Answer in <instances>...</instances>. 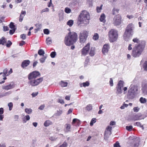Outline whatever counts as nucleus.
<instances>
[{
  "mask_svg": "<svg viewBox=\"0 0 147 147\" xmlns=\"http://www.w3.org/2000/svg\"><path fill=\"white\" fill-rule=\"evenodd\" d=\"M134 42L137 43L133 47L131 54L134 57H139L143 51L146 45V42L144 40L140 41L137 38H134L132 40Z\"/></svg>",
  "mask_w": 147,
  "mask_h": 147,
  "instance_id": "obj_1",
  "label": "nucleus"
},
{
  "mask_svg": "<svg viewBox=\"0 0 147 147\" xmlns=\"http://www.w3.org/2000/svg\"><path fill=\"white\" fill-rule=\"evenodd\" d=\"M40 76L39 72L34 71L30 73L28 75V78L29 80L28 84L32 86H35L39 85L43 80V77L36 78Z\"/></svg>",
  "mask_w": 147,
  "mask_h": 147,
  "instance_id": "obj_2",
  "label": "nucleus"
},
{
  "mask_svg": "<svg viewBox=\"0 0 147 147\" xmlns=\"http://www.w3.org/2000/svg\"><path fill=\"white\" fill-rule=\"evenodd\" d=\"M90 19L89 13L85 10H83L78 17L77 24L78 26L83 24L87 25L89 24Z\"/></svg>",
  "mask_w": 147,
  "mask_h": 147,
  "instance_id": "obj_3",
  "label": "nucleus"
},
{
  "mask_svg": "<svg viewBox=\"0 0 147 147\" xmlns=\"http://www.w3.org/2000/svg\"><path fill=\"white\" fill-rule=\"evenodd\" d=\"M78 39V35L74 32H70L65 37L64 42L67 46H69L74 44Z\"/></svg>",
  "mask_w": 147,
  "mask_h": 147,
  "instance_id": "obj_4",
  "label": "nucleus"
},
{
  "mask_svg": "<svg viewBox=\"0 0 147 147\" xmlns=\"http://www.w3.org/2000/svg\"><path fill=\"white\" fill-rule=\"evenodd\" d=\"M109 39L111 42L116 41L118 38L117 31L114 29H111L108 32Z\"/></svg>",
  "mask_w": 147,
  "mask_h": 147,
  "instance_id": "obj_5",
  "label": "nucleus"
},
{
  "mask_svg": "<svg viewBox=\"0 0 147 147\" xmlns=\"http://www.w3.org/2000/svg\"><path fill=\"white\" fill-rule=\"evenodd\" d=\"M133 25L132 23L129 24L127 26L123 35L124 38L128 37V34H130L133 32Z\"/></svg>",
  "mask_w": 147,
  "mask_h": 147,
  "instance_id": "obj_6",
  "label": "nucleus"
},
{
  "mask_svg": "<svg viewBox=\"0 0 147 147\" xmlns=\"http://www.w3.org/2000/svg\"><path fill=\"white\" fill-rule=\"evenodd\" d=\"M124 82L123 81L120 80L118 82L117 86V94H121L122 92V88L123 86Z\"/></svg>",
  "mask_w": 147,
  "mask_h": 147,
  "instance_id": "obj_7",
  "label": "nucleus"
},
{
  "mask_svg": "<svg viewBox=\"0 0 147 147\" xmlns=\"http://www.w3.org/2000/svg\"><path fill=\"white\" fill-rule=\"evenodd\" d=\"M87 32L84 31L80 33V40L81 43H84L86 41L87 36Z\"/></svg>",
  "mask_w": 147,
  "mask_h": 147,
  "instance_id": "obj_8",
  "label": "nucleus"
},
{
  "mask_svg": "<svg viewBox=\"0 0 147 147\" xmlns=\"http://www.w3.org/2000/svg\"><path fill=\"white\" fill-rule=\"evenodd\" d=\"M121 17L120 15H116L113 18V24L115 26L119 25L121 24Z\"/></svg>",
  "mask_w": 147,
  "mask_h": 147,
  "instance_id": "obj_9",
  "label": "nucleus"
},
{
  "mask_svg": "<svg viewBox=\"0 0 147 147\" xmlns=\"http://www.w3.org/2000/svg\"><path fill=\"white\" fill-rule=\"evenodd\" d=\"M90 43H88L81 50L82 55L85 56L88 53L90 50Z\"/></svg>",
  "mask_w": 147,
  "mask_h": 147,
  "instance_id": "obj_10",
  "label": "nucleus"
},
{
  "mask_svg": "<svg viewBox=\"0 0 147 147\" xmlns=\"http://www.w3.org/2000/svg\"><path fill=\"white\" fill-rule=\"evenodd\" d=\"M112 127L108 126L106 128L104 134V139H107V138L106 137L108 134L110 135L111 134Z\"/></svg>",
  "mask_w": 147,
  "mask_h": 147,
  "instance_id": "obj_11",
  "label": "nucleus"
},
{
  "mask_svg": "<svg viewBox=\"0 0 147 147\" xmlns=\"http://www.w3.org/2000/svg\"><path fill=\"white\" fill-rule=\"evenodd\" d=\"M13 72L12 69H10V70L8 72V69L7 68L3 70V72H1L0 73V75L3 74V76H9Z\"/></svg>",
  "mask_w": 147,
  "mask_h": 147,
  "instance_id": "obj_12",
  "label": "nucleus"
},
{
  "mask_svg": "<svg viewBox=\"0 0 147 147\" xmlns=\"http://www.w3.org/2000/svg\"><path fill=\"white\" fill-rule=\"evenodd\" d=\"M15 87V84L13 83H11L8 85L4 86L2 87V89L6 90L13 88Z\"/></svg>",
  "mask_w": 147,
  "mask_h": 147,
  "instance_id": "obj_13",
  "label": "nucleus"
},
{
  "mask_svg": "<svg viewBox=\"0 0 147 147\" xmlns=\"http://www.w3.org/2000/svg\"><path fill=\"white\" fill-rule=\"evenodd\" d=\"M109 45L108 44L104 45L102 49V52L104 55L107 53L109 49Z\"/></svg>",
  "mask_w": 147,
  "mask_h": 147,
  "instance_id": "obj_14",
  "label": "nucleus"
},
{
  "mask_svg": "<svg viewBox=\"0 0 147 147\" xmlns=\"http://www.w3.org/2000/svg\"><path fill=\"white\" fill-rule=\"evenodd\" d=\"M30 63V61L28 60H24L22 63L21 66L23 68H25L29 65Z\"/></svg>",
  "mask_w": 147,
  "mask_h": 147,
  "instance_id": "obj_15",
  "label": "nucleus"
},
{
  "mask_svg": "<svg viewBox=\"0 0 147 147\" xmlns=\"http://www.w3.org/2000/svg\"><path fill=\"white\" fill-rule=\"evenodd\" d=\"M7 42V39L3 37L0 39V45L2 44L4 45L5 44H6Z\"/></svg>",
  "mask_w": 147,
  "mask_h": 147,
  "instance_id": "obj_16",
  "label": "nucleus"
},
{
  "mask_svg": "<svg viewBox=\"0 0 147 147\" xmlns=\"http://www.w3.org/2000/svg\"><path fill=\"white\" fill-rule=\"evenodd\" d=\"M141 116L139 114H136L133 117V119L134 121H136L140 120Z\"/></svg>",
  "mask_w": 147,
  "mask_h": 147,
  "instance_id": "obj_17",
  "label": "nucleus"
},
{
  "mask_svg": "<svg viewBox=\"0 0 147 147\" xmlns=\"http://www.w3.org/2000/svg\"><path fill=\"white\" fill-rule=\"evenodd\" d=\"M105 16L104 13H102L101 14L100 16V21L103 22V23H105L106 22L105 20Z\"/></svg>",
  "mask_w": 147,
  "mask_h": 147,
  "instance_id": "obj_18",
  "label": "nucleus"
},
{
  "mask_svg": "<svg viewBox=\"0 0 147 147\" xmlns=\"http://www.w3.org/2000/svg\"><path fill=\"white\" fill-rule=\"evenodd\" d=\"M52 123L50 121L48 120L45 121L44 123V125L45 127H48L50 125H52Z\"/></svg>",
  "mask_w": 147,
  "mask_h": 147,
  "instance_id": "obj_19",
  "label": "nucleus"
},
{
  "mask_svg": "<svg viewBox=\"0 0 147 147\" xmlns=\"http://www.w3.org/2000/svg\"><path fill=\"white\" fill-rule=\"evenodd\" d=\"M119 9L114 8L113 9L112 11V14L113 15L119 13Z\"/></svg>",
  "mask_w": 147,
  "mask_h": 147,
  "instance_id": "obj_20",
  "label": "nucleus"
},
{
  "mask_svg": "<svg viewBox=\"0 0 147 147\" xmlns=\"http://www.w3.org/2000/svg\"><path fill=\"white\" fill-rule=\"evenodd\" d=\"M95 54V49L94 48L92 47L91 48L89 55L91 56H93Z\"/></svg>",
  "mask_w": 147,
  "mask_h": 147,
  "instance_id": "obj_21",
  "label": "nucleus"
},
{
  "mask_svg": "<svg viewBox=\"0 0 147 147\" xmlns=\"http://www.w3.org/2000/svg\"><path fill=\"white\" fill-rule=\"evenodd\" d=\"M67 84L68 83L67 82H64L63 81H61L60 83V85L62 87L67 86Z\"/></svg>",
  "mask_w": 147,
  "mask_h": 147,
  "instance_id": "obj_22",
  "label": "nucleus"
},
{
  "mask_svg": "<svg viewBox=\"0 0 147 147\" xmlns=\"http://www.w3.org/2000/svg\"><path fill=\"white\" fill-rule=\"evenodd\" d=\"M30 119V117L28 115H27L24 118H23V122L25 123L27 121L29 120Z\"/></svg>",
  "mask_w": 147,
  "mask_h": 147,
  "instance_id": "obj_23",
  "label": "nucleus"
},
{
  "mask_svg": "<svg viewBox=\"0 0 147 147\" xmlns=\"http://www.w3.org/2000/svg\"><path fill=\"white\" fill-rule=\"evenodd\" d=\"M66 126V131L68 132L70 131V129L71 128V125L69 124H66L65 125Z\"/></svg>",
  "mask_w": 147,
  "mask_h": 147,
  "instance_id": "obj_24",
  "label": "nucleus"
},
{
  "mask_svg": "<svg viewBox=\"0 0 147 147\" xmlns=\"http://www.w3.org/2000/svg\"><path fill=\"white\" fill-rule=\"evenodd\" d=\"M25 112L27 114H30L32 113V110L30 108H26L25 109Z\"/></svg>",
  "mask_w": 147,
  "mask_h": 147,
  "instance_id": "obj_25",
  "label": "nucleus"
},
{
  "mask_svg": "<svg viewBox=\"0 0 147 147\" xmlns=\"http://www.w3.org/2000/svg\"><path fill=\"white\" fill-rule=\"evenodd\" d=\"M99 38V36L98 34L95 33L93 37V39L94 40H97Z\"/></svg>",
  "mask_w": 147,
  "mask_h": 147,
  "instance_id": "obj_26",
  "label": "nucleus"
},
{
  "mask_svg": "<svg viewBox=\"0 0 147 147\" xmlns=\"http://www.w3.org/2000/svg\"><path fill=\"white\" fill-rule=\"evenodd\" d=\"M74 24V21L72 20H69L67 22V24L70 27L71 26Z\"/></svg>",
  "mask_w": 147,
  "mask_h": 147,
  "instance_id": "obj_27",
  "label": "nucleus"
},
{
  "mask_svg": "<svg viewBox=\"0 0 147 147\" xmlns=\"http://www.w3.org/2000/svg\"><path fill=\"white\" fill-rule=\"evenodd\" d=\"M38 53L40 55H43L45 54V52L42 49H40L38 51Z\"/></svg>",
  "mask_w": 147,
  "mask_h": 147,
  "instance_id": "obj_28",
  "label": "nucleus"
},
{
  "mask_svg": "<svg viewBox=\"0 0 147 147\" xmlns=\"http://www.w3.org/2000/svg\"><path fill=\"white\" fill-rule=\"evenodd\" d=\"M140 101L142 103H144L146 102V98L143 97H141L140 99Z\"/></svg>",
  "mask_w": 147,
  "mask_h": 147,
  "instance_id": "obj_29",
  "label": "nucleus"
},
{
  "mask_svg": "<svg viewBox=\"0 0 147 147\" xmlns=\"http://www.w3.org/2000/svg\"><path fill=\"white\" fill-rule=\"evenodd\" d=\"M47 56H45L44 55H43V57H42L40 59V62L41 63L44 62Z\"/></svg>",
  "mask_w": 147,
  "mask_h": 147,
  "instance_id": "obj_30",
  "label": "nucleus"
},
{
  "mask_svg": "<svg viewBox=\"0 0 147 147\" xmlns=\"http://www.w3.org/2000/svg\"><path fill=\"white\" fill-rule=\"evenodd\" d=\"M92 109V106L90 104L88 105L86 107V109L88 111L91 110Z\"/></svg>",
  "mask_w": 147,
  "mask_h": 147,
  "instance_id": "obj_31",
  "label": "nucleus"
},
{
  "mask_svg": "<svg viewBox=\"0 0 147 147\" xmlns=\"http://www.w3.org/2000/svg\"><path fill=\"white\" fill-rule=\"evenodd\" d=\"M96 121V119L95 118H93L92 119L90 123V125L91 126L93 125L94 123H95Z\"/></svg>",
  "mask_w": 147,
  "mask_h": 147,
  "instance_id": "obj_32",
  "label": "nucleus"
},
{
  "mask_svg": "<svg viewBox=\"0 0 147 147\" xmlns=\"http://www.w3.org/2000/svg\"><path fill=\"white\" fill-rule=\"evenodd\" d=\"M9 27L11 29L15 28V26L14 25L13 23L12 22H11L10 23L9 25Z\"/></svg>",
  "mask_w": 147,
  "mask_h": 147,
  "instance_id": "obj_33",
  "label": "nucleus"
},
{
  "mask_svg": "<svg viewBox=\"0 0 147 147\" xmlns=\"http://www.w3.org/2000/svg\"><path fill=\"white\" fill-rule=\"evenodd\" d=\"M139 145V143L138 142H135L133 145L131 146V147H138Z\"/></svg>",
  "mask_w": 147,
  "mask_h": 147,
  "instance_id": "obj_34",
  "label": "nucleus"
},
{
  "mask_svg": "<svg viewBox=\"0 0 147 147\" xmlns=\"http://www.w3.org/2000/svg\"><path fill=\"white\" fill-rule=\"evenodd\" d=\"M46 41V43L48 45L50 44L52 42L51 40L49 38H48L47 39Z\"/></svg>",
  "mask_w": 147,
  "mask_h": 147,
  "instance_id": "obj_35",
  "label": "nucleus"
},
{
  "mask_svg": "<svg viewBox=\"0 0 147 147\" xmlns=\"http://www.w3.org/2000/svg\"><path fill=\"white\" fill-rule=\"evenodd\" d=\"M8 106L9 108V110L11 111L12 110L13 107V104L12 102H9L8 104Z\"/></svg>",
  "mask_w": 147,
  "mask_h": 147,
  "instance_id": "obj_36",
  "label": "nucleus"
},
{
  "mask_svg": "<svg viewBox=\"0 0 147 147\" xmlns=\"http://www.w3.org/2000/svg\"><path fill=\"white\" fill-rule=\"evenodd\" d=\"M76 122H77L78 123L80 122L79 120L77 119H74L72 121V124H74Z\"/></svg>",
  "mask_w": 147,
  "mask_h": 147,
  "instance_id": "obj_37",
  "label": "nucleus"
},
{
  "mask_svg": "<svg viewBox=\"0 0 147 147\" xmlns=\"http://www.w3.org/2000/svg\"><path fill=\"white\" fill-rule=\"evenodd\" d=\"M132 128L133 127L132 126H127L126 127V129L129 131H131L132 129Z\"/></svg>",
  "mask_w": 147,
  "mask_h": 147,
  "instance_id": "obj_38",
  "label": "nucleus"
},
{
  "mask_svg": "<svg viewBox=\"0 0 147 147\" xmlns=\"http://www.w3.org/2000/svg\"><path fill=\"white\" fill-rule=\"evenodd\" d=\"M65 11L67 13H69L71 12V10L69 8L66 7L65 9Z\"/></svg>",
  "mask_w": 147,
  "mask_h": 147,
  "instance_id": "obj_39",
  "label": "nucleus"
},
{
  "mask_svg": "<svg viewBox=\"0 0 147 147\" xmlns=\"http://www.w3.org/2000/svg\"><path fill=\"white\" fill-rule=\"evenodd\" d=\"M102 5H101L100 7H97L96 8L97 11L98 12H100L101 9H102Z\"/></svg>",
  "mask_w": 147,
  "mask_h": 147,
  "instance_id": "obj_40",
  "label": "nucleus"
},
{
  "mask_svg": "<svg viewBox=\"0 0 147 147\" xmlns=\"http://www.w3.org/2000/svg\"><path fill=\"white\" fill-rule=\"evenodd\" d=\"M83 86L84 87H85L86 86H89V82L87 81L85 82H84L82 83Z\"/></svg>",
  "mask_w": 147,
  "mask_h": 147,
  "instance_id": "obj_41",
  "label": "nucleus"
},
{
  "mask_svg": "<svg viewBox=\"0 0 147 147\" xmlns=\"http://www.w3.org/2000/svg\"><path fill=\"white\" fill-rule=\"evenodd\" d=\"M56 55V53L55 52H52L51 53L50 56L52 58H53L55 57Z\"/></svg>",
  "mask_w": 147,
  "mask_h": 147,
  "instance_id": "obj_42",
  "label": "nucleus"
},
{
  "mask_svg": "<svg viewBox=\"0 0 147 147\" xmlns=\"http://www.w3.org/2000/svg\"><path fill=\"white\" fill-rule=\"evenodd\" d=\"M12 42L10 40H8L7 41V43L6 44V46L8 47H9L12 45Z\"/></svg>",
  "mask_w": 147,
  "mask_h": 147,
  "instance_id": "obj_43",
  "label": "nucleus"
},
{
  "mask_svg": "<svg viewBox=\"0 0 147 147\" xmlns=\"http://www.w3.org/2000/svg\"><path fill=\"white\" fill-rule=\"evenodd\" d=\"M143 68L145 70H147V61H146L145 63H144L143 65Z\"/></svg>",
  "mask_w": 147,
  "mask_h": 147,
  "instance_id": "obj_44",
  "label": "nucleus"
},
{
  "mask_svg": "<svg viewBox=\"0 0 147 147\" xmlns=\"http://www.w3.org/2000/svg\"><path fill=\"white\" fill-rule=\"evenodd\" d=\"M43 32L44 33L46 34H48L49 33V30L47 29H45L44 30Z\"/></svg>",
  "mask_w": 147,
  "mask_h": 147,
  "instance_id": "obj_45",
  "label": "nucleus"
},
{
  "mask_svg": "<svg viewBox=\"0 0 147 147\" xmlns=\"http://www.w3.org/2000/svg\"><path fill=\"white\" fill-rule=\"evenodd\" d=\"M128 106V105L124 103L123 105L120 108L121 109H123L125 108V107H127Z\"/></svg>",
  "mask_w": 147,
  "mask_h": 147,
  "instance_id": "obj_46",
  "label": "nucleus"
},
{
  "mask_svg": "<svg viewBox=\"0 0 147 147\" xmlns=\"http://www.w3.org/2000/svg\"><path fill=\"white\" fill-rule=\"evenodd\" d=\"M67 143L65 142H64L63 144L59 146V147H67Z\"/></svg>",
  "mask_w": 147,
  "mask_h": 147,
  "instance_id": "obj_47",
  "label": "nucleus"
},
{
  "mask_svg": "<svg viewBox=\"0 0 147 147\" xmlns=\"http://www.w3.org/2000/svg\"><path fill=\"white\" fill-rule=\"evenodd\" d=\"M114 147H120V146L119 145V144L118 142H117L114 144Z\"/></svg>",
  "mask_w": 147,
  "mask_h": 147,
  "instance_id": "obj_48",
  "label": "nucleus"
},
{
  "mask_svg": "<svg viewBox=\"0 0 147 147\" xmlns=\"http://www.w3.org/2000/svg\"><path fill=\"white\" fill-rule=\"evenodd\" d=\"M109 84L110 85L112 86L113 85V81L112 78H111L110 79Z\"/></svg>",
  "mask_w": 147,
  "mask_h": 147,
  "instance_id": "obj_49",
  "label": "nucleus"
},
{
  "mask_svg": "<svg viewBox=\"0 0 147 147\" xmlns=\"http://www.w3.org/2000/svg\"><path fill=\"white\" fill-rule=\"evenodd\" d=\"M12 29V30H11L9 31V33L11 35L13 34L15 31V28Z\"/></svg>",
  "mask_w": 147,
  "mask_h": 147,
  "instance_id": "obj_50",
  "label": "nucleus"
},
{
  "mask_svg": "<svg viewBox=\"0 0 147 147\" xmlns=\"http://www.w3.org/2000/svg\"><path fill=\"white\" fill-rule=\"evenodd\" d=\"M49 9L48 8H46L45 9H42L41 11V13H42L45 12H48L49 11Z\"/></svg>",
  "mask_w": 147,
  "mask_h": 147,
  "instance_id": "obj_51",
  "label": "nucleus"
},
{
  "mask_svg": "<svg viewBox=\"0 0 147 147\" xmlns=\"http://www.w3.org/2000/svg\"><path fill=\"white\" fill-rule=\"evenodd\" d=\"M20 37L23 40H25L26 38V35L25 34H22L20 35Z\"/></svg>",
  "mask_w": 147,
  "mask_h": 147,
  "instance_id": "obj_52",
  "label": "nucleus"
},
{
  "mask_svg": "<svg viewBox=\"0 0 147 147\" xmlns=\"http://www.w3.org/2000/svg\"><path fill=\"white\" fill-rule=\"evenodd\" d=\"M3 29L4 31H5L9 30V28L7 26H4L3 27Z\"/></svg>",
  "mask_w": 147,
  "mask_h": 147,
  "instance_id": "obj_53",
  "label": "nucleus"
},
{
  "mask_svg": "<svg viewBox=\"0 0 147 147\" xmlns=\"http://www.w3.org/2000/svg\"><path fill=\"white\" fill-rule=\"evenodd\" d=\"M45 107V105H40V107L38 108V109L40 110H42L44 109Z\"/></svg>",
  "mask_w": 147,
  "mask_h": 147,
  "instance_id": "obj_54",
  "label": "nucleus"
},
{
  "mask_svg": "<svg viewBox=\"0 0 147 147\" xmlns=\"http://www.w3.org/2000/svg\"><path fill=\"white\" fill-rule=\"evenodd\" d=\"M132 46V45L131 44H129V45L128 47V49L129 51H130L132 49H133L132 47H131Z\"/></svg>",
  "mask_w": 147,
  "mask_h": 147,
  "instance_id": "obj_55",
  "label": "nucleus"
},
{
  "mask_svg": "<svg viewBox=\"0 0 147 147\" xmlns=\"http://www.w3.org/2000/svg\"><path fill=\"white\" fill-rule=\"evenodd\" d=\"M24 16H22V15L21 14L20 15V19H19V21L20 22H22L23 20V18L24 17Z\"/></svg>",
  "mask_w": 147,
  "mask_h": 147,
  "instance_id": "obj_56",
  "label": "nucleus"
},
{
  "mask_svg": "<svg viewBox=\"0 0 147 147\" xmlns=\"http://www.w3.org/2000/svg\"><path fill=\"white\" fill-rule=\"evenodd\" d=\"M25 43V42L24 41H22L19 43V45L20 46H22L24 45Z\"/></svg>",
  "mask_w": 147,
  "mask_h": 147,
  "instance_id": "obj_57",
  "label": "nucleus"
},
{
  "mask_svg": "<svg viewBox=\"0 0 147 147\" xmlns=\"http://www.w3.org/2000/svg\"><path fill=\"white\" fill-rule=\"evenodd\" d=\"M19 118V116L18 115H16L14 116V119L15 121H17Z\"/></svg>",
  "mask_w": 147,
  "mask_h": 147,
  "instance_id": "obj_58",
  "label": "nucleus"
},
{
  "mask_svg": "<svg viewBox=\"0 0 147 147\" xmlns=\"http://www.w3.org/2000/svg\"><path fill=\"white\" fill-rule=\"evenodd\" d=\"M136 124L137 126H139L140 127L142 125L141 124L140 122H136Z\"/></svg>",
  "mask_w": 147,
  "mask_h": 147,
  "instance_id": "obj_59",
  "label": "nucleus"
},
{
  "mask_svg": "<svg viewBox=\"0 0 147 147\" xmlns=\"http://www.w3.org/2000/svg\"><path fill=\"white\" fill-rule=\"evenodd\" d=\"M4 113L3 109V108H0V114L2 115Z\"/></svg>",
  "mask_w": 147,
  "mask_h": 147,
  "instance_id": "obj_60",
  "label": "nucleus"
},
{
  "mask_svg": "<svg viewBox=\"0 0 147 147\" xmlns=\"http://www.w3.org/2000/svg\"><path fill=\"white\" fill-rule=\"evenodd\" d=\"M133 89L132 88H131L129 90L128 92V94H129L130 93H133L134 92Z\"/></svg>",
  "mask_w": 147,
  "mask_h": 147,
  "instance_id": "obj_61",
  "label": "nucleus"
},
{
  "mask_svg": "<svg viewBox=\"0 0 147 147\" xmlns=\"http://www.w3.org/2000/svg\"><path fill=\"white\" fill-rule=\"evenodd\" d=\"M38 63V62L37 61L34 62L33 63V67H35Z\"/></svg>",
  "mask_w": 147,
  "mask_h": 147,
  "instance_id": "obj_62",
  "label": "nucleus"
},
{
  "mask_svg": "<svg viewBox=\"0 0 147 147\" xmlns=\"http://www.w3.org/2000/svg\"><path fill=\"white\" fill-rule=\"evenodd\" d=\"M127 18H128L129 19H131L132 18H134V16L133 15H130V16L127 15Z\"/></svg>",
  "mask_w": 147,
  "mask_h": 147,
  "instance_id": "obj_63",
  "label": "nucleus"
},
{
  "mask_svg": "<svg viewBox=\"0 0 147 147\" xmlns=\"http://www.w3.org/2000/svg\"><path fill=\"white\" fill-rule=\"evenodd\" d=\"M110 124L111 125H115V123L114 121H111L110 122Z\"/></svg>",
  "mask_w": 147,
  "mask_h": 147,
  "instance_id": "obj_64",
  "label": "nucleus"
}]
</instances>
